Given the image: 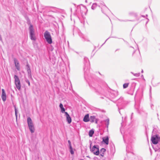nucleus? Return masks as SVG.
I'll return each mask as SVG.
<instances>
[{"label":"nucleus","mask_w":160,"mask_h":160,"mask_svg":"<svg viewBox=\"0 0 160 160\" xmlns=\"http://www.w3.org/2000/svg\"><path fill=\"white\" fill-rule=\"evenodd\" d=\"M29 36L30 39L32 40L35 41L36 39V37L35 34V31L32 25H30L29 28Z\"/></svg>","instance_id":"obj_1"},{"label":"nucleus","mask_w":160,"mask_h":160,"mask_svg":"<svg viewBox=\"0 0 160 160\" xmlns=\"http://www.w3.org/2000/svg\"><path fill=\"white\" fill-rule=\"evenodd\" d=\"M44 37L46 41L49 44H51L52 43V40L50 34L49 32L46 31L44 34Z\"/></svg>","instance_id":"obj_2"},{"label":"nucleus","mask_w":160,"mask_h":160,"mask_svg":"<svg viewBox=\"0 0 160 160\" xmlns=\"http://www.w3.org/2000/svg\"><path fill=\"white\" fill-rule=\"evenodd\" d=\"M27 122L29 129L32 133H33L35 131L34 127L31 119L30 117L27 118Z\"/></svg>","instance_id":"obj_3"},{"label":"nucleus","mask_w":160,"mask_h":160,"mask_svg":"<svg viewBox=\"0 0 160 160\" xmlns=\"http://www.w3.org/2000/svg\"><path fill=\"white\" fill-rule=\"evenodd\" d=\"M14 78L16 87L18 90L20 91L21 88V84L19 79L16 75H14Z\"/></svg>","instance_id":"obj_4"},{"label":"nucleus","mask_w":160,"mask_h":160,"mask_svg":"<svg viewBox=\"0 0 160 160\" xmlns=\"http://www.w3.org/2000/svg\"><path fill=\"white\" fill-rule=\"evenodd\" d=\"M84 66L83 68L85 72H86L88 69L89 68L90 66V63L89 61L88 58L87 57H84Z\"/></svg>","instance_id":"obj_5"},{"label":"nucleus","mask_w":160,"mask_h":160,"mask_svg":"<svg viewBox=\"0 0 160 160\" xmlns=\"http://www.w3.org/2000/svg\"><path fill=\"white\" fill-rule=\"evenodd\" d=\"M160 140V138L157 135L152 136L151 138L152 142L154 144H157Z\"/></svg>","instance_id":"obj_6"},{"label":"nucleus","mask_w":160,"mask_h":160,"mask_svg":"<svg viewBox=\"0 0 160 160\" xmlns=\"http://www.w3.org/2000/svg\"><path fill=\"white\" fill-rule=\"evenodd\" d=\"M91 89L94 90L96 92H100L102 90V88L100 86L98 85H95L93 84L92 85H89Z\"/></svg>","instance_id":"obj_7"},{"label":"nucleus","mask_w":160,"mask_h":160,"mask_svg":"<svg viewBox=\"0 0 160 160\" xmlns=\"http://www.w3.org/2000/svg\"><path fill=\"white\" fill-rule=\"evenodd\" d=\"M91 151L95 155H98L99 153V146L98 145H94Z\"/></svg>","instance_id":"obj_8"},{"label":"nucleus","mask_w":160,"mask_h":160,"mask_svg":"<svg viewBox=\"0 0 160 160\" xmlns=\"http://www.w3.org/2000/svg\"><path fill=\"white\" fill-rule=\"evenodd\" d=\"M64 116L66 117V120L68 123L70 124L71 122L72 119L69 114L67 112H65Z\"/></svg>","instance_id":"obj_9"},{"label":"nucleus","mask_w":160,"mask_h":160,"mask_svg":"<svg viewBox=\"0 0 160 160\" xmlns=\"http://www.w3.org/2000/svg\"><path fill=\"white\" fill-rule=\"evenodd\" d=\"M2 93L1 95V98L3 101V102H5L6 100V95L5 90L3 89H2Z\"/></svg>","instance_id":"obj_10"},{"label":"nucleus","mask_w":160,"mask_h":160,"mask_svg":"<svg viewBox=\"0 0 160 160\" xmlns=\"http://www.w3.org/2000/svg\"><path fill=\"white\" fill-rule=\"evenodd\" d=\"M98 119L96 118L95 116H92L90 117L89 121L91 122H93L95 121L96 123H97Z\"/></svg>","instance_id":"obj_11"},{"label":"nucleus","mask_w":160,"mask_h":160,"mask_svg":"<svg viewBox=\"0 0 160 160\" xmlns=\"http://www.w3.org/2000/svg\"><path fill=\"white\" fill-rule=\"evenodd\" d=\"M14 60L16 68L18 70H19L20 68L18 61L15 58H14Z\"/></svg>","instance_id":"obj_12"},{"label":"nucleus","mask_w":160,"mask_h":160,"mask_svg":"<svg viewBox=\"0 0 160 160\" xmlns=\"http://www.w3.org/2000/svg\"><path fill=\"white\" fill-rule=\"evenodd\" d=\"M102 141L108 145L109 143V138L108 136L104 137L102 138Z\"/></svg>","instance_id":"obj_13"},{"label":"nucleus","mask_w":160,"mask_h":160,"mask_svg":"<svg viewBox=\"0 0 160 160\" xmlns=\"http://www.w3.org/2000/svg\"><path fill=\"white\" fill-rule=\"evenodd\" d=\"M118 92L117 91H113L111 93V97L112 98H114L118 96Z\"/></svg>","instance_id":"obj_14"},{"label":"nucleus","mask_w":160,"mask_h":160,"mask_svg":"<svg viewBox=\"0 0 160 160\" xmlns=\"http://www.w3.org/2000/svg\"><path fill=\"white\" fill-rule=\"evenodd\" d=\"M59 107L61 109V112L62 113H65V112H65V109L63 107V105L62 104V103H60L59 105Z\"/></svg>","instance_id":"obj_15"},{"label":"nucleus","mask_w":160,"mask_h":160,"mask_svg":"<svg viewBox=\"0 0 160 160\" xmlns=\"http://www.w3.org/2000/svg\"><path fill=\"white\" fill-rule=\"evenodd\" d=\"M83 120L85 122H88L89 121L88 114H87L85 115L84 118Z\"/></svg>","instance_id":"obj_16"},{"label":"nucleus","mask_w":160,"mask_h":160,"mask_svg":"<svg viewBox=\"0 0 160 160\" xmlns=\"http://www.w3.org/2000/svg\"><path fill=\"white\" fill-rule=\"evenodd\" d=\"M106 151V149L104 148H102L100 150V155L102 157H103L104 155V153Z\"/></svg>","instance_id":"obj_17"},{"label":"nucleus","mask_w":160,"mask_h":160,"mask_svg":"<svg viewBox=\"0 0 160 160\" xmlns=\"http://www.w3.org/2000/svg\"><path fill=\"white\" fill-rule=\"evenodd\" d=\"M105 122V124L106 126V127L108 128V125L109 123V118H107L105 120H104V121Z\"/></svg>","instance_id":"obj_18"},{"label":"nucleus","mask_w":160,"mask_h":160,"mask_svg":"<svg viewBox=\"0 0 160 160\" xmlns=\"http://www.w3.org/2000/svg\"><path fill=\"white\" fill-rule=\"evenodd\" d=\"M107 10L108 9L105 6H103L102 7V12L104 13H105V12L103 11V10Z\"/></svg>","instance_id":"obj_19"},{"label":"nucleus","mask_w":160,"mask_h":160,"mask_svg":"<svg viewBox=\"0 0 160 160\" xmlns=\"http://www.w3.org/2000/svg\"><path fill=\"white\" fill-rule=\"evenodd\" d=\"M97 6L96 3H93L91 7V8L93 10H94L96 8Z\"/></svg>","instance_id":"obj_20"},{"label":"nucleus","mask_w":160,"mask_h":160,"mask_svg":"<svg viewBox=\"0 0 160 160\" xmlns=\"http://www.w3.org/2000/svg\"><path fill=\"white\" fill-rule=\"evenodd\" d=\"M94 133V132L93 130H90L89 132V135L90 137H92L93 135V133Z\"/></svg>","instance_id":"obj_21"},{"label":"nucleus","mask_w":160,"mask_h":160,"mask_svg":"<svg viewBox=\"0 0 160 160\" xmlns=\"http://www.w3.org/2000/svg\"><path fill=\"white\" fill-rule=\"evenodd\" d=\"M69 148L70 149V152L71 154H73L74 153V152L72 148V146L69 147Z\"/></svg>","instance_id":"obj_22"},{"label":"nucleus","mask_w":160,"mask_h":160,"mask_svg":"<svg viewBox=\"0 0 160 160\" xmlns=\"http://www.w3.org/2000/svg\"><path fill=\"white\" fill-rule=\"evenodd\" d=\"M132 74H133L135 76L138 77H139L140 75V73H134L133 72H131Z\"/></svg>","instance_id":"obj_23"},{"label":"nucleus","mask_w":160,"mask_h":160,"mask_svg":"<svg viewBox=\"0 0 160 160\" xmlns=\"http://www.w3.org/2000/svg\"><path fill=\"white\" fill-rule=\"evenodd\" d=\"M129 83H125L123 85V88H127L128 86Z\"/></svg>","instance_id":"obj_24"},{"label":"nucleus","mask_w":160,"mask_h":160,"mask_svg":"<svg viewBox=\"0 0 160 160\" xmlns=\"http://www.w3.org/2000/svg\"><path fill=\"white\" fill-rule=\"evenodd\" d=\"M129 14L130 15H131V16H133L135 17H136L137 16V14L136 13L133 12H131L129 13Z\"/></svg>","instance_id":"obj_25"},{"label":"nucleus","mask_w":160,"mask_h":160,"mask_svg":"<svg viewBox=\"0 0 160 160\" xmlns=\"http://www.w3.org/2000/svg\"><path fill=\"white\" fill-rule=\"evenodd\" d=\"M15 114L16 118L17 117V113L18 112V110L16 108V107H15Z\"/></svg>","instance_id":"obj_26"},{"label":"nucleus","mask_w":160,"mask_h":160,"mask_svg":"<svg viewBox=\"0 0 160 160\" xmlns=\"http://www.w3.org/2000/svg\"><path fill=\"white\" fill-rule=\"evenodd\" d=\"M27 66L28 67L27 71L28 73H29V72H31L30 69L28 65H27Z\"/></svg>","instance_id":"obj_27"},{"label":"nucleus","mask_w":160,"mask_h":160,"mask_svg":"<svg viewBox=\"0 0 160 160\" xmlns=\"http://www.w3.org/2000/svg\"><path fill=\"white\" fill-rule=\"evenodd\" d=\"M25 81H26V82H27V83H28V85L30 86V83L28 79H27Z\"/></svg>","instance_id":"obj_28"},{"label":"nucleus","mask_w":160,"mask_h":160,"mask_svg":"<svg viewBox=\"0 0 160 160\" xmlns=\"http://www.w3.org/2000/svg\"><path fill=\"white\" fill-rule=\"evenodd\" d=\"M68 142L69 144V147L72 146L70 140L68 141Z\"/></svg>","instance_id":"obj_29"},{"label":"nucleus","mask_w":160,"mask_h":160,"mask_svg":"<svg viewBox=\"0 0 160 160\" xmlns=\"http://www.w3.org/2000/svg\"><path fill=\"white\" fill-rule=\"evenodd\" d=\"M82 38H83V39H84V40H83V41H86V40H87L85 38V37H82Z\"/></svg>","instance_id":"obj_30"},{"label":"nucleus","mask_w":160,"mask_h":160,"mask_svg":"<svg viewBox=\"0 0 160 160\" xmlns=\"http://www.w3.org/2000/svg\"><path fill=\"white\" fill-rule=\"evenodd\" d=\"M151 87H150V93H151Z\"/></svg>","instance_id":"obj_31"},{"label":"nucleus","mask_w":160,"mask_h":160,"mask_svg":"<svg viewBox=\"0 0 160 160\" xmlns=\"http://www.w3.org/2000/svg\"><path fill=\"white\" fill-rule=\"evenodd\" d=\"M133 114V113H132V115H131V118H132V116Z\"/></svg>","instance_id":"obj_32"},{"label":"nucleus","mask_w":160,"mask_h":160,"mask_svg":"<svg viewBox=\"0 0 160 160\" xmlns=\"http://www.w3.org/2000/svg\"><path fill=\"white\" fill-rule=\"evenodd\" d=\"M141 72H142V73H143V70H142V71H141Z\"/></svg>","instance_id":"obj_33"},{"label":"nucleus","mask_w":160,"mask_h":160,"mask_svg":"<svg viewBox=\"0 0 160 160\" xmlns=\"http://www.w3.org/2000/svg\"><path fill=\"white\" fill-rule=\"evenodd\" d=\"M85 2H87V0H85Z\"/></svg>","instance_id":"obj_34"},{"label":"nucleus","mask_w":160,"mask_h":160,"mask_svg":"<svg viewBox=\"0 0 160 160\" xmlns=\"http://www.w3.org/2000/svg\"><path fill=\"white\" fill-rule=\"evenodd\" d=\"M119 113H120V111H119Z\"/></svg>","instance_id":"obj_35"},{"label":"nucleus","mask_w":160,"mask_h":160,"mask_svg":"<svg viewBox=\"0 0 160 160\" xmlns=\"http://www.w3.org/2000/svg\"><path fill=\"white\" fill-rule=\"evenodd\" d=\"M128 20H126V21H128Z\"/></svg>","instance_id":"obj_36"},{"label":"nucleus","mask_w":160,"mask_h":160,"mask_svg":"<svg viewBox=\"0 0 160 160\" xmlns=\"http://www.w3.org/2000/svg\"><path fill=\"white\" fill-rule=\"evenodd\" d=\"M107 39H106V41H107Z\"/></svg>","instance_id":"obj_37"},{"label":"nucleus","mask_w":160,"mask_h":160,"mask_svg":"<svg viewBox=\"0 0 160 160\" xmlns=\"http://www.w3.org/2000/svg\"><path fill=\"white\" fill-rule=\"evenodd\" d=\"M107 39H106V41H107Z\"/></svg>","instance_id":"obj_38"},{"label":"nucleus","mask_w":160,"mask_h":160,"mask_svg":"<svg viewBox=\"0 0 160 160\" xmlns=\"http://www.w3.org/2000/svg\"><path fill=\"white\" fill-rule=\"evenodd\" d=\"M107 39H106V41H107Z\"/></svg>","instance_id":"obj_39"},{"label":"nucleus","mask_w":160,"mask_h":160,"mask_svg":"<svg viewBox=\"0 0 160 160\" xmlns=\"http://www.w3.org/2000/svg\"><path fill=\"white\" fill-rule=\"evenodd\" d=\"M81 160H83V159H82Z\"/></svg>","instance_id":"obj_40"}]
</instances>
